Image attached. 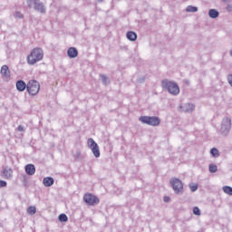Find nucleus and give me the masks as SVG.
Returning a JSON list of instances; mask_svg holds the SVG:
<instances>
[{
	"mask_svg": "<svg viewBox=\"0 0 232 232\" xmlns=\"http://www.w3.org/2000/svg\"><path fill=\"white\" fill-rule=\"evenodd\" d=\"M43 57H44L43 49L41 47H35L27 56V64L34 66V64L39 63V61H43Z\"/></svg>",
	"mask_w": 232,
	"mask_h": 232,
	"instance_id": "1",
	"label": "nucleus"
},
{
	"mask_svg": "<svg viewBox=\"0 0 232 232\" xmlns=\"http://www.w3.org/2000/svg\"><path fill=\"white\" fill-rule=\"evenodd\" d=\"M161 88L167 90L170 95L177 96L180 93V87H179V84L168 79L161 81Z\"/></svg>",
	"mask_w": 232,
	"mask_h": 232,
	"instance_id": "2",
	"label": "nucleus"
},
{
	"mask_svg": "<svg viewBox=\"0 0 232 232\" xmlns=\"http://www.w3.org/2000/svg\"><path fill=\"white\" fill-rule=\"evenodd\" d=\"M28 8H34L38 14H46V5L41 0H25Z\"/></svg>",
	"mask_w": 232,
	"mask_h": 232,
	"instance_id": "3",
	"label": "nucleus"
},
{
	"mask_svg": "<svg viewBox=\"0 0 232 232\" xmlns=\"http://www.w3.org/2000/svg\"><path fill=\"white\" fill-rule=\"evenodd\" d=\"M139 121L142 124H148V126H159L160 124V118L157 116H140Z\"/></svg>",
	"mask_w": 232,
	"mask_h": 232,
	"instance_id": "4",
	"label": "nucleus"
},
{
	"mask_svg": "<svg viewBox=\"0 0 232 232\" xmlns=\"http://www.w3.org/2000/svg\"><path fill=\"white\" fill-rule=\"evenodd\" d=\"M231 131V118L225 117L221 122L220 134L222 137H227Z\"/></svg>",
	"mask_w": 232,
	"mask_h": 232,
	"instance_id": "5",
	"label": "nucleus"
},
{
	"mask_svg": "<svg viewBox=\"0 0 232 232\" xmlns=\"http://www.w3.org/2000/svg\"><path fill=\"white\" fill-rule=\"evenodd\" d=\"M41 90V85L35 80H31L27 83V92L29 95H37Z\"/></svg>",
	"mask_w": 232,
	"mask_h": 232,
	"instance_id": "6",
	"label": "nucleus"
},
{
	"mask_svg": "<svg viewBox=\"0 0 232 232\" xmlns=\"http://www.w3.org/2000/svg\"><path fill=\"white\" fill-rule=\"evenodd\" d=\"M87 144L90 150L92 151V155L96 159H99V157H101V150L99 149V144H97V142H95V140L92 138L87 140Z\"/></svg>",
	"mask_w": 232,
	"mask_h": 232,
	"instance_id": "7",
	"label": "nucleus"
},
{
	"mask_svg": "<svg viewBox=\"0 0 232 232\" xmlns=\"http://www.w3.org/2000/svg\"><path fill=\"white\" fill-rule=\"evenodd\" d=\"M170 185L172 187V189H174V193H176L177 195H179V193H182V190L184 189V185L182 184V181L179 179H171Z\"/></svg>",
	"mask_w": 232,
	"mask_h": 232,
	"instance_id": "8",
	"label": "nucleus"
},
{
	"mask_svg": "<svg viewBox=\"0 0 232 232\" xmlns=\"http://www.w3.org/2000/svg\"><path fill=\"white\" fill-rule=\"evenodd\" d=\"M83 201L87 206H97L99 202H101V199L97 198V196L92 194H85L83 196Z\"/></svg>",
	"mask_w": 232,
	"mask_h": 232,
	"instance_id": "9",
	"label": "nucleus"
},
{
	"mask_svg": "<svg viewBox=\"0 0 232 232\" xmlns=\"http://www.w3.org/2000/svg\"><path fill=\"white\" fill-rule=\"evenodd\" d=\"M14 175V170L11 168L5 167L3 169L2 177L3 179H6L7 180L12 179Z\"/></svg>",
	"mask_w": 232,
	"mask_h": 232,
	"instance_id": "10",
	"label": "nucleus"
},
{
	"mask_svg": "<svg viewBox=\"0 0 232 232\" xmlns=\"http://www.w3.org/2000/svg\"><path fill=\"white\" fill-rule=\"evenodd\" d=\"M182 111L185 113H192L195 111V104L193 103H185L183 106L180 107Z\"/></svg>",
	"mask_w": 232,
	"mask_h": 232,
	"instance_id": "11",
	"label": "nucleus"
},
{
	"mask_svg": "<svg viewBox=\"0 0 232 232\" xmlns=\"http://www.w3.org/2000/svg\"><path fill=\"white\" fill-rule=\"evenodd\" d=\"M1 75L3 79H10V69L8 65H3L1 67Z\"/></svg>",
	"mask_w": 232,
	"mask_h": 232,
	"instance_id": "12",
	"label": "nucleus"
},
{
	"mask_svg": "<svg viewBox=\"0 0 232 232\" xmlns=\"http://www.w3.org/2000/svg\"><path fill=\"white\" fill-rule=\"evenodd\" d=\"M67 54L70 59H75V57L79 55V51H77L75 47H70L67 51Z\"/></svg>",
	"mask_w": 232,
	"mask_h": 232,
	"instance_id": "13",
	"label": "nucleus"
},
{
	"mask_svg": "<svg viewBox=\"0 0 232 232\" xmlns=\"http://www.w3.org/2000/svg\"><path fill=\"white\" fill-rule=\"evenodd\" d=\"M26 82H24V81L23 80H19L16 82V90L18 92H24L27 89Z\"/></svg>",
	"mask_w": 232,
	"mask_h": 232,
	"instance_id": "14",
	"label": "nucleus"
},
{
	"mask_svg": "<svg viewBox=\"0 0 232 232\" xmlns=\"http://www.w3.org/2000/svg\"><path fill=\"white\" fill-rule=\"evenodd\" d=\"M25 173L32 177L33 175H35V165L34 164H27L25 166Z\"/></svg>",
	"mask_w": 232,
	"mask_h": 232,
	"instance_id": "15",
	"label": "nucleus"
},
{
	"mask_svg": "<svg viewBox=\"0 0 232 232\" xmlns=\"http://www.w3.org/2000/svg\"><path fill=\"white\" fill-rule=\"evenodd\" d=\"M53 182H55V180L52 177H46L43 180V184L44 186H45V188H50L51 186H53Z\"/></svg>",
	"mask_w": 232,
	"mask_h": 232,
	"instance_id": "16",
	"label": "nucleus"
},
{
	"mask_svg": "<svg viewBox=\"0 0 232 232\" xmlns=\"http://www.w3.org/2000/svg\"><path fill=\"white\" fill-rule=\"evenodd\" d=\"M126 37L129 41H137V33L133 31H129L126 34Z\"/></svg>",
	"mask_w": 232,
	"mask_h": 232,
	"instance_id": "17",
	"label": "nucleus"
},
{
	"mask_svg": "<svg viewBox=\"0 0 232 232\" xmlns=\"http://www.w3.org/2000/svg\"><path fill=\"white\" fill-rule=\"evenodd\" d=\"M208 15L211 19H217V17H218V15H220V13H218L217 11V9H210L208 11Z\"/></svg>",
	"mask_w": 232,
	"mask_h": 232,
	"instance_id": "18",
	"label": "nucleus"
},
{
	"mask_svg": "<svg viewBox=\"0 0 232 232\" xmlns=\"http://www.w3.org/2000/svg\"><path fill=\"white\" fill-rule=\"evenodd\" d=\"M186 12L195 14L196 12H198V7L193 6V5H188L186 8Z\"/></svg>",
	"mask_w": 232,
	"mask_h": 232,
	"instance_id": "19",
	"label": "nucleus"
},
{
	"mask_svg": "<svg viewBox=\"0 0 232 232\" xmlns=\"http://www.w3.org/2000/svg\"><path fill=\"white\" fill-rule=\"evenodd\" d=\"M222 190L224 191V193H226V195H229L230 197H232V188L229 186H224L222 187Z\"/></svg>",
	"mask_w": 232,
	"mask_h": 232,
	"instance_id": "20",
	"label": "nucleus"
},
{
	"mask_svg": "<svg viewBox=\"0 0 232 232\" xmlns=\"http://www.w3.org/2000/svg\"><path fill=\"white\" fill-rule=\"evenodd\" d=\"M102 82L106 86L108 84H110V79L108 78V76L104 75V74H101L100 75Z\"/></svg>",
	"mask_w": 232,
	"mask_h": 232,
	"instance_id": "21",
	"label": "nucleus"
},
{
	"mask_svg": "<svg viewBox=\"0 0 232 232\" xmlns=\"http://www.w3.org/2000/svg\"><path fill=\"white\" fill-rule=\"evenodd\" d=\"M208 170L210 173H217V171H218V167L212 163L208 166Z\"/></svg>",
	"mask_w": 232,
	"mask_h": 232,
	"instance_id": "22",
	"label": "nucleus"
},
{
	"mask_svg": "<svg viewBox=\"0 0 232 232\" xmlns=\"http://www.w3.org/2000/svg\"><path fill=\"white\" fill-rule=\"evenodd\" d=\"M210 154L212 155V157H215V158L220 157V153L218 152V149L217 148L211 149Z\"/></svg>",
	"mask_w": 232,
	"mask_h": 232,
	"instance_id": "23",
	"label": "nucleus"
},
{
	"mask_svg": "<svg viewBox=\"0 0 232 232\" xmlns=\"http://www.w3.org/2000/svg\"><path fill=\"white\" fill-rule=\"evenodd\" d=\"M60 222H66L68 220V216L66 214H60L58 217Z\"/></svg>",
	"mask_w": 232,
	"mask_h": 232,
	"instance_id": "24",
	"label": "nucleus"
},
{
	"mask_svg": "<svg viewBox=\"0 0 232 232\" xmlns=\"http://www.w3.org/2000/svg\"><path fill=\"white\" fill-rule=\"evenodd\" d=\"M23 17H24V14H23V13L16 11L14 14V19H23Z\"/></svg>",
	"mask_w": 232,
	"mask_h": 232,
	"instance_id": "25",
	"label": "nucleus"
},
{
	"mask_svg": "<svg viewBox=\"0 0 232 232\" xmlns=\"http://www.w3.org/2000/svg\"><path fill=\"white\" fill-rule=\"evenodd\" d=\"M27 213H29V215H35V213H37V209L35 207H29L27 208Z\"/></svg>",
	"mask_w": 232,
	"mask_h": 232,
	"instance_id": "26",
	"label": "nucleus"
},
{
	"mask_svg": "<svg viewBox=\"0 0 232 232\" xmlns=\"http://www.w3.org/2000/svg\"><path fill=\"white\" fill-rule=\"evenodd\" d=\"M189 188L192 191V193H195V191L198 189V184L189 185Z\"/></svg>",
	"mask_w": 232,
	"mask_h": 232,
	"instance_id": "27",
	"label": "nucleus"
},
{
	"mask_svg": "<svg viewBox=\"0 0 232 232\" xmlns=\"http://www.w3.org/2000/svg\"><path fill=\"white\" fill-rule=\"evenodd\" d=\"M193 213L194 215H200V208H198V207H194Z\"/></svg>",
	"mask_w": 232,
	"mask_h": 232,
	"instance_id": "28",
	"label": "nucleus"
},
{
	"mask_svg": "<svg viewBox=\"0 0 232 232\" xmlns=\"http://www.w3.org/2000/svg\"><path fill=\"white\" fill-rule=\"evenodd\" d=\"M227 79L228 84H230V86L232 88V74H228Z\"/></svg>",
	"mask_w": 232,
	"mask_h": 232,
	"instance_id": "29",
	"label": "nucleus"
},
{
	"mask_svg": "<svg viewBox=\"0 0 232 232\" xmlns=\"http://www.w3.org/2000/svg\"><path fill=\"white\" fill-rule=\"evenodd\" d=\"M6 181L0 179V188H6Z\"/></svg>",
	"mask_w": 232,
	"mask_h": 232,
	"instance_id": "30",
	"label": "nucleus"
},
{
	"mask_svg": "<svg viewBox=\"0 0 232 232\" xmlns=\"http://www.w3.org/2000/svg\"><path fill=\"white\" fill-rule=\"evenodd\" d=\"M17 130H18L19 131H24V127H23V125H19V126L17 127Z\"/></svg>",
	"mask_w": 232,
	"mask_h": 232,
	"instance_id": "31",
	"label": "nucleus"
},
{
	"mask_svg": "<svg viewBox=\"0 0 232 232\" xmlns=\"http://www.w3.org/2000/svg\"><path fill=\"white\" fill-rule=\"evenodd\" d=\"M164 202H169V197L165 196L163 198Z\"/></svg>",
	"mask_w": 232,
	"mask_h": 232,
	"instance_id": "32",
	"label": "nucleus"
},
{
	"mask_svg": "<svg viewBox=\"0 0 232 232\" xmlns=\"http://www.w3.org/2000/svg\"><path fill=\"white\" fill-rule=\"evenodd\" d=\"M223 1H224V3H228L229 0H223Z\"/></svg>",
	"mask_w": 232,
	"mask_h": 232,
	"instance_id": "33",
	"label": "nucleus"
},
{
	"mask_svg": "<svg viewBox=\"0 0 232 232\" xmlns=\"http://www.w3.org/2000/svg\"><path fill=\"white\" fill-rule=\"evenodd\" d=\"M98 3H102V0H98Z\"/></svg>",
	"mask_w": 232,
	"mask_h": 232,
	"instance_id": "34",
	"label": "nucleus"
},
{
	"mask_svg": "<svg viewBox=\"0 0 232 232\" xmlns=\"http://www.w3.org/2000/svg\"><path fill=\"white\" fill-rule=\"evenodd\" d=\"M230 55H231V57H232V50L230 51Z\"/></svg>",
	"mask_w": 232,
	"mask_h": 232,
	"instance_id": "35",
	"label": "nucleus"
}]
</instances>
